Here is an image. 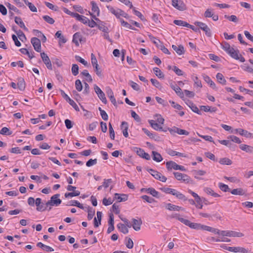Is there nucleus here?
Returning a JSON list of instances; mask_svg holds the SVG:
<instances>
[{"label":"nucleus","mask_w":253,"mask_h":253,"mask_svg":"<svg viewBox=\"0 0 253 253\" xmlns=\"http://www.w3.org/2000/svg\"><path fill=\"white\" fill-rule=\"evenodd\" d=\"M173 217H175L176 219L180 221L181 222L183 223L185 225L189 226L190 228L192 229H194L196 230H204V227L205 225H203L200 223L191 222L188 219L180 217L179 214H175V215H174Z\"/></svg>","instance_id":"f257e3e1"},{"label":"nucleus","mask_w":253,"mask_h":253,"mask_svg":"<svg viewBox=\"0 0 253 253\" xmlns=\"http://www.w3.org/2000/svg\"><path fill=\"white\" fill-rule=\"evenodd\" d=\"M195 25L199 27V29H201L205 32V34L208 37H211L212 35L211 31L208 25L203 22L196 21L195 22Z\"/></svg>","instance_id":"f03ea898"},{"label":"nucleus","mask_w":253,"mask_h":253,"mask_svg":"<svg viewBox=\"0 0 253 253\" xmlns=\"http://www.w3.org/2000/svg\"><path fill=\"white\" fill-rule=\"evenodd\" d=\"M60 91L63 98H64L76 111H79V108L74 101L71 99L63 90L60 89Z\"/></svg>","instance_id":"7ed1b4c3"},{"label":"nucleus","mask_w":253,"mask_h":253,"mask_svg":"<svg viewBox=\"0 0 253 253\" xmlns=\"http://www.w3.org/2000/svg\"><path fill=\"white\" fill-rule=\"evenodd\" d=\"M232 58L240 60L241 62H244L245 61V59L244 57H243L241 54L239 53V51L238 50H235L233 48L232 50L229 51L228 53Z\"/></svg>","instance_id":"20e7f679"},{"label":"nucleus","mask_w":253,"mask_h":253,"mask_svg":"<svg viewBox=\"0 0 253 253\" xmlns=\"http://www.w3.org/2000/svg\"><path fill=\"white\" fill-rule=\"evenodd\" d=\"M60 194H58L53 195L50 198V200L47 201V204L50 205V207L59 206L62 202L61 200L58 198Z\"/></svg>","instance_id":"39448f33"},{"label":"nucleus","mask_w":253,"mask_h":253,"mask_svg":"<svg viewBox=\"0 0 253 253\" xmlns=\"http://www.w3.org/2000/svg\"><path fill=\"white\" fill-rule=\"evenodd\" d=\"M172 5L180 11H183L186 9L185 4L180 0H172Z\"/></svg>","instance_id":"423d86ee"},{"label":"nucleus","mask_w":253,"mask_h":253,"mask_svg":"<svg viewBox=\"0 0 253 253\" xmlns=\"http://www.w3.org/2000/svg\"><path fill=\"white\" fill-rule=\"evenodd\" d=\"M94 89L95 93L98 95L99 99L102 101L103 103L106 104L107 103V100L105 97V95L100 88V87H99L97 85L95 84Z\"/></svg>","instance_id":"0eeeda50"},{"label":"nucleus","mask_w":253,"mask_h":253,"mask_svg":"<svg viewBox=\"0 0 253 253\" xmlns=\"http://www.w3.org/2000/svg\"><path fill=\"white\" fill-rule=\"evenodd\" d=\"M31 42L36 51L40 52L41 51V42L40 39L34 37L31 39Z\"/></svg>","instance_id":"6e6552de"},{"label":"nucleus","mask_w":253,"mask_h":253,"mask_svg":"<svg viewBox=\"0 0 253 253\" xmlns=\"http://www.w3.org/2000/svg\"><path fill=\"white\" fill-rule=\"evenodd\" d=\"M221 235L223 236L238 237L243 236V234L241 232H237L233 231H221Z\"/></svg>","instance_id":"1a4fd4ad"},{"label":"nucleus","mask_w":253,"mask_h":253,"mask_svg":"<svg viewBox=\"0 0 253 253\" xmlns=\"http://www.w3.org/2000/svg\"><path fill=\"white\" fill-rule=\"evenodd\" d=\"M41 56L42 58L43 63L46 65V67L49 70H52V64L50 60V59L47 56V55L44 52H42L41 53Z\"/></svg>","instance_id":"9d476101"},{"label":"nucleus","mask_w":253,"mask_h":253,"mask_svg":"<svg viewBox=\"0 0 253 253\" xmlns=\"http://www.w3.org/2000/svg\"><path fill=\"white\" fill-rule=\"evenodd\" d=\"M140 191L141 192H145L150 194L154 197L159 198V192L153 188H143Z\"/></svg>","instance_id":"9b49d317"},{"label":"nucleus","mask_w":253,"mask_h":253,"mask_svg":"<svg viewBox=\"0 0 253 253\" xmlns=\"http://www.w3.org/2000/svg\"><path fill=\"white\" fill-rule=\"evenodd\" d=\"M170 85L171 88L175 91L177 95H178L181 98H183L184 97L183 92L181 91V88L177 84L171 83L170 84Z\"/></svg>","instance_id":"f8f14e48"},{"label":"nucleus","mask_w":253,"mask_h":253,"mask_svg":"<svg viewBox=\"0 0 253 253\" xmlns=\"http://www.w3.org/2000/svg\"><path fill=\"white\" fill-rule=\"evenodd\" d=\"M106 93L107 96L110 98L111 102L112 104L117 106V102L114 95V93L110 87H107L106 89Z\"/></svg>","instance_id":"ddd939ff"},{"label":"nucleus","mask_w":253,"mask_h":253,"mask_svg":"<svg viewBox=\"0 0 253 253\" xmlns=\"http://www.w3.org/2000/svg\"><path fill=\"white\" fill-rule=\"evenodd\" d=\"M107 8L111 13L114 14L116 17V18H119V19L120 18V14H121L120 11H121V10H122L121 9H120V8L115 9L114 7H113V6H112L111 5H107Z\"/></svg>","instance_id":"4468645a"},{"label":"nucleus","mask_w":253,"mask_h":253,"mask_svg":"<svg viewBox=\"0 0 253 253\" xmlns=\"http://www.w3.org/2000/svg\"><path fill=\"white\" fill-rule=\"evenodd\" d=\"M149 123L152 126V127L156 130L167 131V129H164L163 128V127L160 125V124H158L154 120H149Z\"/></svg>","instance_id":"2eb2a0df"},{"label":"nucleus","mask_w":253,"mask_h":253,"mask_svg":"<svg viewBox=\"0 0 253 253\" xmlns=\"http://www.w3.org/2000/svg\"><path fill=\"white\" fill-rule=\"evenodd\" d=\"M132 226L135 231H138L140 229L141 225L142 223V220L140 218L139 219L132 218Z\"/></svg>","instance_id":"dca6fc26"},{"label":"nucleus","mask_w":253,"mask_h":253,"mask_svg":"<svg viewBox=\"0 0 253 253\" xmlns=\"http://www.w3.org/2000/svg\"><path fill=\"white\" fill-rule=\"evenodd\" d=\"M114 199L117 200L118 202H125L127 200L128 196L126 194L115 193Z\"/></svg>","instance_id":"f3484780"},{"label":"nucleus","mask_w":253,"mask_h":253,"mask_svg":"<svg viewBox=\"0 0 253 253\" xmlns=\"http://www.w3.org/2000/svg\"><path fill=\"white\" fill-rule=\"evenodd\" d=\"M82 38L83 37L80 33H76L73 35V42L75 43L76 46H78L79 45V42H81L82 41Z\"/></svg>","instance_id":"a211bd4d"},{"label":"nucleus","mask_w":253,"mask_h":253,"mask_svg":"<svg viewBox=\"0 0 253 253\" xmlns=\"http://www.w3.org/2000/svg\"><path fill=\"white\" fill-rule=\"evenodd\" d=\"M172 48L178 55H182L185 52L184 47L181 44L178 46L172 45Z\"/></svg>","instance_id":"6ab92c4d"},{"label":"nucleus","mask_w":253,"mask_h":253,"mask_svg":"<svg viewBox=\"0 0 253 253\" xmlns=\"http://www.w3.org/2000/svg\"><path fill=\"white\" fill-rule=\"evenodd\" d=\"M178 164L172 161H170L166 163V167L169 170L172 169L175 170H178Z\"/></svg>","instance_id":"aec40b11"},{"label":"nucleus","mask_w":253,"mask_h":253,"mask_svg":"<svg viewBox=\"0 0 253 253\" xmlns=\"http://www.w3.org/2000/svg\"><path fill=\"white\" fill-rule=\"evenodd\" d=\"M121 129L123 130V133L125 137L128 136V133L127 132L128 126V124L126 122H123L121 126Z\"/></svg>","instance_id":"412c9836"},{"label":"nucleus","mask_w":253,"mask_h":253,"mask_svg":"<svg viewBox=\"0 0 253 253\" xmlns=\"http://www.w3.org/2000/svg\"><path fill=\"white\" fill-rule=\"evenodd\" d=\"M239 148L243 151H245L247 153H253V147L246 145L241 144L239 146Z\"/></svg>","instance_id":"4be33fe9"},{"label":"nucleus","mask_w":253,"mask_h":253,"mask_svg":"<svg viewBox=\"0 0 253 253\" xmlns=\"http://www.w3.org/2000/svg\"><path fill=\"white\" fill-rule=\"evenodd\" d=\"M166 208L169 211H179L180 210H182V208L181 207H179L170 203L167 204L166 205Z\"/></svg>","instance_id":"5701e85b"},{"label":"nucleus","mask_w":253,"mask_h":253,"mask_svg":"<svg viewBox=\"0 0 253 253\" xmlns=\"http://www.w3.org/2000/svg\"><path fill=\"white\" fill-rule=\"evenodd\" d=\"M236 131L239 133L241 135L244 136L246 137H251L252 136V134L247 130L242 129V128H237L236 130Z\"/></svg>","instance_id":"b1692460"},{"label":"nucleus","mask_w":253,"mask_h":253,"mask_svg":"<svg viewBox=\"0 0 253 253\" xmlns=\"http://www.w3.org/2000/svg\"><path fill=\"white\" fill-rule=\"evenodd\" d=\"M230 250H231V252H234V253H237V252H240L242 253H249V252L248 250L246 249L240 247H232V249H229Z\"/></svg>","instance_id":"393cba45"},{"label":"nucleus","mask_w":253,"mask_h":253,"mask_svg":"<svg viewBox=\"0 0 253 253\" xmlns=\"http://www.w3.org/2000/svg\"><path fill=\"white\" fill-rule=\"evenodd\" d=\"M55 37L56 38H57L59 39V43L61 45V43H65L67 40L64 38V36L62 35L61 32L60 31H58L55 35Z\"/></svg>","instance_id":"a878e982"},{"label":"nucleus","mask_w":253,"mask_h":253,"mask_svg":"<svg viewBox=\"0 0 253 253\" xmlns=\"http://www.w3.org/2000/svg\"><path fill=\"white\" fill-rule=\"evenodd\" d=\"M153 160L157 162H160L163 160L161 155L157 152L152 151Z\"/></svg>","instance_id":"bb28decb"},{"label":"nucleus","mask_w":253,"mask_h":253,"mask_svg":"<svg viewBox=\"0 0 253 253\" xmlns=\"http://www.w3.org/2000/svg\"><path fill=\"white\" fill-rule=\"evenodd\" d=\"M15 22L21 28L23 29L25 31H28L27 28L25 26V24L22 19L20 17H15Z\"/></svg>","instance_id":"cd10ccee"},{"label":"nucleus","mask_w":253,"mask_h":253,"mask_svg":"<svg viewBox=\"0 0 253 253\" xmlns=\"http://www.w3.org/2000/svg\"><path fill=\"white\" fill-rule=\"evenodd\" d=\"M203 230H206V231H209L211 232L214 233L216 234L221 235V231H220L219 230H218L217 229L211 227L209 226L204 225Z\"/></svg>","instance_id":"c85d7f7f"},{"label":"nucleus","mask_w":253,"mask_h":253,"mask_svg":"<svg viewBox=\"0 0 253 253\" xmlns=\"http://www.w3.org/2000/svg\"><path fill=\"white\" fill-rule=\"evenodd\" d=\"M91 5V10L94 13L96 14V15L98 16L99 15L100 10L98 6H97L96 2L94 1L90 2Z\"/></svg>","instance_id":"c756f323"},{"label":"nucleus","mask_w":253,"mask_h":253,"mask_svg":"<svg viewBox=\"0 0 253 253\" xmlns=\"http://www.w3.org/2000/svg\"><path fill=\"white\" fill-rule=\"evenodd\" d=\"M17 86L21 91H23L25 89L26 84L23 78H20L18 79Z\"/></svg>","instance_id":"7c9ffc66"},{"label":"nucleus","mask_w":253,"mask_h":253,"mask_svg":"<svg viewBox=\"0 0 253 253\" xmlns=\"http://www.w3.org/2000/svg\"><path fill=\"white\" fill-rule=\"evenodd\" d=\"M216 78L219 83L222 84V85L226 84V81L221 73H218L216 75Z\"/></svg>","instance_id":"2f4dec72"},{"label":"nucleus","mask_w":253,"mask_h":253,"mask_svg":"<svg viewBox=\"0 0 253 253\" xmlns=\"http://www.w3.org/2000/svg\"><path fill=\"white\" fill-rule=\"evenodd\" d=\"M67 206H76L81 209L84 210V207L82 204H81L79 202L76 200H72L69 202V204L67 205Z\"/></svg>","instance_id":"473e14b6"},{"label":"nucleus","mask_w":253,"mask_h":253,"mask_svg":"<svg viewBox=\"0 0 253 253\" xmlns=\"http://www.w3.org/2000/svg\"><path fill=\"white\" fill-rule=\"evenodd\" d=\"M231 193L232 194L236 195H244L245 194V191L242 188L234 189L231 191Z\"/></svg>","instance_id":"72a5a7b5"},{"label":"nucleus","mask_w":253,"mask_h":253,"mask_svg":"<svg viewBox=\"0 0 253 253\" xmlns=\"http://www.w3.org/2000/svg\"><path fill=\"white\" fill-rule=\"evenodd\" d=\"M117 227L120 230L121 232L124 234H127L128 232V229L126 226L121 223L118 224Z\"/></svg>","instance_id":"f704fd0d"},{"label":"nucleus","mask_w":253,"mask_h":253,"mask_svg":"<svg viewBox=\"0 0 253 253\" xmlns=\"http://www.w3.org/2000/svg\"><path fill=\"white\" fill-rule=\"evenodd\" d=\"M204 191L208 195H211L214 197H218L220 196L219 194L215 193L211 188L207 187L204 189Z\"/></svg>","instance_id":"c9c22d12"},{"label":"nucleus","mask_w":253,"mask_h":253,"mask_svg":"<svg viewBox=\"0 0 253 253\" xmlns=\"http://www.w3.org/2000/svg\"><path fill=\"white\" fill-rule=\"evenodd\" d=\"M204 80L206 82L210 84L211 87H212L213 89L216 88V85L215 83L211 80L210 77L206 75L204 76Z\"/></svg>","instance_id":"e433bc0d"},{"label":"nucleus","mask_w":253,"mask_h":253,"mask_svg":"<svg viewBox=\"0 0 253 253\" xmlns=\"http://www.w3.org/2000/svg\"><path fill=\"white\" fill-rule=\"evenodd\" d=\"M153 71L155 73V74L156 75V76H157L159 78H160V79H164V74H163V73L161 71V70L157 68V67H155L153 68Z\"/></svg>","instance_id":"4c0bfd02"},{"label":"nucleus","mask_w":253,"mask_h":253,"mask_svg":"<svg viewBox=\"0 0 253 253\" xmlns=\"http://www.w3.org/2000/svg\"><path fill=\"white\" fill-rule=\"evenodd\" d=\"M173 196H175L177 199L179 200L183 201L187 200V198L185 196L176 190H175V192L173 193Z\"/></svg>","instance_id":"58836bf2"},{"label":"nucleus","mask_w":253,"mask_h":253,"mask_svg":"<svg viewBox=\"0 0 253 253\" xmlns=\"http://www.w3.org/2000/svg\"><path fill=\"white\" fill-rule=\"evenodd\" d=\"M87 219L88 220H90L92 219L95 214V210L92 208L88 207L87 208Z\"/></svg>","instance_id":"ea45409f"},{"label":"nucleus","mask_w":253,"mask_h":253,"mask_svg":"<svg viewBox=\"0 0 253 253\" xmlns=\"http://www.w3.org/2000/svg\"><path fill=\"white\" fill-rule=\"evenodd\" d=\"M219 163L221 165H231L232 161L228 158H223L220 159Z\"/></svg>","instance_id":"a19ab883"},{"label":"nucleus","mask_w":253,"mask_h":253,"mask_svg":"<svg viewBox=\"0 0 253 253\" xmlns=\"http://www.w3.org/2000/svg\"><path fill=\"white\" fill-rule=\"evenodd\" d=\"M160 190L166 194H170L173 195V193L175 192L176 189L168 187H162L160 188Z\"/></svg>","instance_id":"79ce46f5"},{"label":"nucleus","mask_w":253,"mask_h":253,"mask_svg":"<svg viewBox=\"0 0 253 253\" xmlns=\"http://www.w3.org/2000/svg\"><path fill=\"white\" fill-rule=\"evenodd\" d=\"M81 74L86 78V80L88 82L91 83L92 82V78L90 75L88 73L87 70H84L82 72H81Z\"/></svg>","instance_id":"37998d69"},{"label":"nucleus","mask_w":253,"mask_h":253,"mask_svg":"<svg viewBox=\"0 0 253 253\" xmlns=\"http://www.w3.org/2000/svg\"><path fill=\"white\" fill-rule=\"evenodd\" d=\"M120 20L121 23V25L125 27L126 28L132 29L133 30H136V29L133 27H132L129 23H128L127 22H126L124 21V19L122 18H120Z\"/></svg>","instance_id":"c03bdc74"},{"label":"nucleus","mask_w":253,"mask_h":253,"mask_svg":"<svg viewBox=\"0 0 253 253\" xmlns=\"http://www.w3.org/2000/svg\"><path fill=\"white\" fill-rule=\"evenodd\" d=\"M154 42L164 53L167 54H170L169 50L166 47H165V46L163 44L161 43L159 45H158L156 42Z\"/></svg>","instance_id":"a18cd8bd"},{"label":"nucleus","mask_w":253,"mask_h":253,"mask_svg":"<svg viewBox=\"0 0 253 253\" xmlns=\"http://www.w3.org/2000/svg\"><path fill=\"white\" fill-rule=\"evenodd\" d=\"M80 194V192L79 191H75L73 192L66 193L65 194V198H68L69 197L78 196Z\"/></svg>","instance_id":"49530a36"},{"label":"nucleus","mask_w":253,"mask_h":253,"mask_svg":"<svg viewBox=\"0 0 253 253\" xmlns=\"http://www.w3.org/2000/svg\"><path fill=\"white\" fill-rule=\"evenodd\" d=\"M0 134L2 135H10L12 134V131L6 127H4L0 130Z\"/></svg>","instance_id":"de8ad7c7"},{"label":"nucleus","mask_w":253,"mask_h":253,"mask_svg":"<svg viewBox=\"0 0 253 253\" xmlns=\"http://www.w3.org/2000/svg\"><path fill=\"white\" fill-rule=\"evenodd\" d=\"M146 170L155 178L156 179V177H158L159 175H160V173L159 172L155 170L151 169H148L147 168Z\"/></svg>","instance_id":"09e8293b"},{"label":"nucleus","mask_w":253,"mask_h":253,"mask_svg":"<svg viewBox=\"0 0 253 253\" xmlns=\"http://www.w3.org/2000/svg\"><path fill=\"white\" fill-rule=\"evenodd\" d=\"M6 5L10 11H13L18 14L20 13V10L18 9L15 6L11 4L10 3H7ZM9 12L11 13L10 11H9Z\"/></svg>","instance_id":"8fccbe9b"},{"label":"nucleus","mask_w":253,"mask_h":253,"mask_svg":"<svg viewBox=\"0 0 253 253\" xmlns=\"http://www.w3.org/2000/svg\"><path fill=\"white\" fill-rule=\"evenodd\" d=\"M71 71L72 74L76 76L79 74V66L77 64H74L72 65Z\"/></svg>","instance_id":"3c124183"},{"label":"nucleus","mask_w":253,"mask_h":253,"mask_svg":"<svg viewBox=\"0 0 253 253\" xmlns=\"http://www.w3.org/2000/svg\"><path fill=\"white\" fill-rule=\"evenodd\" d=\"M98 110L100 111V115L102 119L104 121H107L108 119V116L106 112L104 110H102L101 107H99Z\"/></svg>","instance_id":"603ef678"},{"label":"nucleus","mask_w":253,"mask_h":253,"mask_svg":"<svg viewBox=\"0 0 253 253\" xmlns=\"http://www.w3.org/2000/svg\"><path fill=\"white\" fill-rule=\"evenodd\" d=\"M126 240H127V242L126 243V245L128 249H131L133 247V242L132 240L128 237L126 238Z\"/></svg>","instance_id":"864d4df0"},{"label":"nucleus","mask_w":253,"mask_h":253,"mask_svg":"<svg viewBox=\"0 0 253 253\" xmlns=\"http://www.w3.org/2000/svg\"><path fill=\"white\" fill-rule=\"evenodd\" d=\"M224 18L227 19H228L229 21L234 22L235 23H237L238 21V19L237 17H236V16L234 15H232L231 16L225 15Z\"/></svg>","instance_id":"5fc2aeb1"},{"label":"nucleus","mask_w":253,"mask_h":253,"mask_svg":"<svg viewBox=\"0 0 253 253\" xmlns=\"http://www.w3.org/2000/svg\"><path fill=\"white\" fill-rule=\"evenodd\" d=\"M233 47H231L230 45L227 42H225L222 45V49L225 50L227 53L229 51L232 50Z\"/></svg>","instance_id":"6e6d98bb"},{"label":"nucleus","mask_w":253,"mask_h":253,"mask_svg":"<svg viewBox=\"0 0 253 253\" xmlns=\"http://www.w3.org/2000/svg\"><path fill=\"white\" fill-rule=\"evenodd\" d=\"M219 187L221 190L224 192H227L230 191V188L227 185L222 183H219Z\"/></svg>","instance_id":"4d7b16f0"},{"label":"nucleus","mask_w":253,"mask_h":253,"mask_svg":"<svg viewBox=\"0 0 253 253\" xmlns=\"http://www.w3.org/2000/svg\"><path fill=\"white\" fill-rule=\"evenodd\" d=\"M16 33L17 36L22 42H23L24 40H26V37L22 31L19 30L18 31H16Z\"/></svg>","instance_id":"13d9d810"},{"label":"nucleus","mask_w":253,"mask_h":253,"mask_svg":"<svg viewBox=\"0 0 253 253\" xmlns=\"http://www.w3.org/2000/svg\"><path fill=\"white\" fill-rule=\"evenodd\" d=\"M75 86H76V89L78 91H82V90L83 89V85H82V83L80 80H77L75 81Z\"/></svg>","instance_id":"bf43d9fd"},{"label":"nucleus","mask_w":253,"mask_h":253,"mask_svg":"<svg viewBox=\"0 0 253 253\" xmlns=\"http://www.w3.org/2000/svg\"><path fill=\"white\" fill-rule=\"evenodd\" d=\"M128 84L135 90L138 91L140 89L138 84L132 81H130L128 83Z\"/></svg>","instance_id":"052dcab7"},{"label":"nucleus","mask_w":253,"mask_h":253,"mask_svg":"<svg viewBox=\"0 0 253 253\" xmlns=\"http://www.w3.org/2000/svg\"><path fill=\"white\" fill-rule=\"evenodd\" d=\"M151 82L152 83V84L155 86L156 87L158 88H161L162 86L160 82L157 80L156 79H151L150 80Z\"/></svg>","instance_id":"680f3d73"},{"label":"nucleus","mask_w":253,"mask_h":253,"mask_svg":"<svg viewBox=\"0 0 253 253\" xmlns=\"http://www.w3.org/2000/svg\"><path fill=\"white\" fill-rule=\"evenodd\" d=\"M141 198H142L143 200H145L148 203H152L153 202L155 201L154 199L151 198L147 195H143L141 197Z\"/></svg>","instance_id":"e2e57ef3"},{"label":"nucleus","mask_w":253,"mask_h":253,"mask_svg":"<svg viewBox=\"0 0 253 253\" xmlns=\"http://www.w3.org/2000/svg\"><path fill=\"white\" fill-rule=\"evenodd\" d=\"M109 131L111 139L114 140L115 138V132L111 123L109 124Z\"/></svg>","instance_id":"0e129e2a"},{"label":"nucleus","mask_w":253,"mask_h":253,"mask_svg":"<svg viewBox=\"0 0 253 253\" xmlns=\"http://www.w3.org/2000/svg\"><path fill=\"white\" fill-rule=\"evenodd\" d=\"M97 159H89L86 163V166L88 167H91L97 164Z\"/></svg>","instance_id":"69168bd1"},{"label":"nucleus","mask_w":253,"mask_h":253,"mask_svg":"<svg viewBox=\"0 0 253 253\" xmlns=\"http://www.w3.org/2000/svg\"><path fill=\"white\" fill-rule=\"evenodd\" d=\"M42 18L48 23L53 24L54 23V20L48 15H44Z\"/></svg>","instance_id":"338daca9"},{"label":"nucleus","mask_w":253,"mask_h":253,"mask_svg":"<svg viewBox=\"0 0 253 253\" xmlns=\"http://www.w3.org/2000/svg\"><path fill=\"white\" fill-rule=\"evenodd\" d=\"M155 118L157 122L160 125H163L164 123V119L161 116V115L156 114L155 115Z\"/></svg>","instance_id":"774afa93"}]
</instances>
